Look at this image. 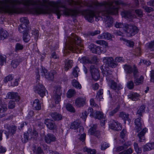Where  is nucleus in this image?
<instances>
[{
    "label": "nucleus",
    "instance_id": "obj_51",
    "mask_svg": "<svg viewBox=\"0 0 154 154\" xmlns=\"http://www.w3.org/2000/svg\"><path fill=\"white\" fill-rule=\"evenodd\" d=\"M126 42V45L130 47H133L134 45V43L133 41L130 40H126L125 39L122 38Z\"/></svg>",
    "mask_w": 154,
    "mask_h": 154
},
{
    "label": "nucleus",
    "instance_id": "obj_45",
    "mask_svg": "<svg viewBox=\"0 0 154 154\" xmlns=\"http://www.w3.org/2000/svg\"><path fill=\"white\" fill-rule=\"evenodd\" d=\"M23 48V46L19 43H17L15 46V50L16 52H17L22 50Z\"/></svg>",
    "mask_w": 154,
    "mask_h": 154
},
{
    "label": "nucleus",
    "instance_id": "obj_60",
    "mask_svg": "<svg viewBox=\"0 0 154 154\" xmlns=\"http://www.w3.org/2000/svg\"><path fill=\"white\" fill-rule=\"evenodd\" d=\"M109 147L108 143L106 142L103 143L101 146V149L102 150H104Z\"/></svg>",
    "mask_w": 154,
    "mask_h": 154
},
{
    "label": "nucleus",
    "instance_id": "obj_28",
    "mask_svg": "<svg viewBox=\"0 0 154 154\" xmlns=\"http://www.w3.org/2000/svg\"><path fill=\"white\" fill-rule=\"evenodd\" d=\"M112 37L111 35L107 32H104L100 35L98 36L99 39H106L108 40L110 39Z\"/></svg>",
    "mask_w": 154,
    "mask_h": 154
},
{
    "label": "nucleus",
    "instance_id": "obj_39",
    "mask_svg": "<svg viewBox=\"0 0 154 154\" xmlns=\"http://www.w3.org/2000/svg\"><path fill=\"white\" fill-rule=\"evenodd\" d=\"M143 77L142 75H141L139 78L136 79L134 80V82L136 85H139L143 83Z\"/></svg>",
    "mask_w": 154,
    "mask_h": 154
},
{
    "label": "nucleus",
    "instance_id": "obj_57",
    "mask_svg": "<svg viewBox=\"0 0 154 154\" xmlns=\"http://www.w3.org/2000/svg\"><path fill=\"white\" fill-rule=\"evenodd\" d=\"M79 72V69L77 66H76L74 68L72 74L75 77H77L78 76V72Z\"/></svg>",
    "mask_w": 154,
    "mask_h": 154
},
{
    "label": "nucleus",
    "instance_id": "obj_33",
    "mask_svg": "<svg viewBox=\"0 0 154 154\" xmlns=\"http://www.w3.org/2000/svg\"><path fill=\"white\" fill-rule=\"evenodd\" d=\"M23 34V39L24 42L26 43L28 42L31 38L29 34V31Z\"/></svg>",
    "mask_w": 154,
    "mask_h": 154
},
{
    "label": "nucleus",
    "instance_id": "obj_5",
    "mask_svg": "<svg viewBox=\"0 0 154 154\" xmlns=\"http://www.w3.org/2000/svg\"><path fill=\"white\" fill-rule=\"evenodd\" d=\"M115 26L117 28H122L128 36L134 35L138 32L137 27L135 26L116 22Z\"/></svg>",
    "mask_w": 154,
    "mask_h": 154
},
{
    "label": "nucleus",
    "instance_id": "obj_2",
    "mask_svg": "<svg viewBox=\"0 0 154 154\" xmlns=\"http://www.w3.org/2000/svg\"><path fill=\"white\" fill-rule=\"evenodd\" d=\"M2 0L0 1V12L10 14L18 13V11L12 3L18 5L23 4L27 6V11L31 14H38L45 13V4L48 0Z\"/></svg>",
    "mask_w": 154,
    "mask_h": 154
},
{
    "label": "nucleus",
    "instance_id": "obj_19",
    "mask_svg": "<svg viewBox=\"0 0 154 154\" xmlns=\"http://www.w3.org/2000/svg\"><path fill=\"white\" fill-rule=\"evenodd\" d=\"M17 127L16 126L12 125L8 128V133L6 131H5L4 133L5 134L6 138H8L9 134H11L12 135L15 134L16 131Z\"/></svg>",
    "mask_w": 154,
    "mask_h": 154
},
{
    "label": "nucleus",
    "instance_id": "obj_21",
    "mask_svg": "<svg viewBox=\"0 0 154 154\" xmlns=\"http://www.w3.org/2000/svg\"><path fill=\"white\" fill-rule=\"evenodd\" d=\"M108 84L110 86V88L114 90H119L121 89L120 87L118 86L117 84L113 80H111L108 82Z\"/></svg>",
    "mask_w": 154,
    "mask_h": 154
},
{
    "label": "nucleus",
    "instance_id": "obj_23",
    "mask_svg": "<svg viewBox=\"0 0 154 154\" xmlns=\"http://www.w3.org/2000/svg\"><path fill=\"white\" fill-rule=\"evenodd\" d=\"M28 131L30 139L33 138L35 139L38 136V134L35 130H32L31 129H29Z\"/></svg>",
    "mask_w": 154,
    "mask_h": 154
},
{
    "label": "nucleus",
    "instance_id": "obj_50",
    "mask_svg": "<svg viewBox=\"0 0 154 154\" xmlns=\"http://www.w3.org/2000/svg\"><path fill=\"white\" fill-rule=\"evenodd\" d=\"M145 107L144 105L141 106L137 112V113L140 116H141L143 113L145 112Z\"/></svg>",
    "mask_w": 154,
    "mask_h": 154
},
{
    "label": "nucleus",
    "instance_id": "obj_62",
    "mask_svg": "<svg viewBox=\"0 0 154 154\" xmlns=\"http://www.w3.org/2000/svg\"><path fill=\"white\" fill-rule=\"evenodd\" d=\"M15 102L11 100L8 103V108L10 109H13L15 106Z\"/></svg>",
    "mask_w": 154,
    "mask_h": 154
},
{
    "label": "nucleus",
    "instance_id": "obj_25",
    "mask_svg": "<svg viewBox=\"0 0 154 154\" xmlns=\"http://www.w3.org/2000/svg\"><path fill=\"white\" fill-rule=\"evenodd\" d=\"M50 116L55 120L59 121L63 119L62 115L57 112H51L50 113Z\"/></svg>",
    "mask_w": 154,
    "mask_h": 154
},
{
    "label": "nucleus",
    "instance_id": "obj_46",
    "mask_svg": "<svg viewBox=\"0 0 154 154\" xmlns=\"http://www.w3.org/2000/svg\"><path fill=\"white\" fill-rule=\"evenodd\" d=\"M66 107L68 111L71 112H75L74 108L70 104H67L66 106Z\"/></svg>",
    "mask_w": 154,
    "mask_h": 154
},
{
    "label": "nucleus",
    "instance_id": "obj_34",
    "mask_svg": "<svg viewBox=\"0 0 154 154\" xmlns=\"http://www.w3.org/2000/svg\"><path fill=\"white\" fill-rule=\"evenodd\" d=\"M56 72L54 71H51L50 72L47 73L45 75V78L48 80H52L54 78V75L55 74Z\"/></svg>",
    "mask_w": 154,
    "mask_h": 154
},
{
    "label": "nucleus",
    "instance_id": "obj_31",
    "mask_svg": "<svg viewBox=\"0 0 154 154\" xmlns=\"http://www.w3.org/2000/svg\"><path fill=\"white\" fill-rule=\"evenodd\" d=\"M128 96V98L132 100L136 101L138 99L139 95L137 93L133 92L130 93Z\"/></svg>",
    "mask_w": 154,
    "mask_h": 154
},
{
    "label": "nucleus",
    "instance_id": "obj_6",
    "mask_svg": "<svg viewBox=\"0 0 154 154\" xmlns=\"http://www.w3.org/2000/svg\"><path fill=\"white\" fill-rule=\"evenodd\" d=\"M124 69L126 74H131L133 72V76L135 78L138 77L137 73L138 72L135 65H134L133 67L132 68L130 65H125L124 66Z\"/></svg>",
    "mask_w": 154,
    "mask_h": 154
},
{
    "label": "nucleus",
    "instance_id": "obj_26",
    "mask_svg": "<svg viewBox=\"0 0 154 154\" xmlns=\"http://www.w3.org/2000/svg\"><path fill=\"white\" fill-rule=\"evenodd\" d=\"M32 106L33 109L36 110H39L41 109V104L38 99H35L33 102Z\"/></svg>",
    "mask_w": 154,
    "mask_h": 154
},
{
    "label": "nucleus",
    "instance_id": "obj_38",
    "mask_svg": "<svg viewBox=\"0 0 154 154\" xmlns=\"http://www.w3.org/2000/svg\"><path fill=\"white\" fill-rule=\"evenodd\" d=\"M83 150L84 152H87L88 154H95L96 153V151L95 149L88 148L87 147H84Z\"/></svg>",
    "mask_w": 154,
    "mask_h": 154
},
{
    "label": "nucleus",
    "instance_id": "obj_30",
    "mask_svg": "<svg viewBox=\"0 0 154 154\" xmlns=\"http://www.w3.org/2000/svg\"><path fill=\"white\" fill-rule=\"evenodd\" d=\"M8 33L2 28H0V40L4 39L7 38Z\"/></svg>",
    "mask_w": 154,
    "mask_h": 154
},
{
    "label": "nucleus",
    "instance_id": "obj_7",
    "mask_svg": "<svg viewBox=\"0 0 154 154\" xmlns=\"http://www.w3.org/2000/svg\"><path fill=\"white\" fill-rule=\"evenodd\" d=\"M34 89V91L42 97H43L45 95L46 89L44 85L39 82L37 83Z\"/></svg>",
    "mask_w": 154,
    "mask_h": 154
},
{
    "label": "nucleus",
    "instance_id": "obj_54",
    "mask_svg": "<svg viewBox=\"0 0 154 154\" xmlns=\"http://www.w3.org/2000/svg\"><path fill=\"white\" fill-rule=\"evenodd\" d=\"M142 8L144 9L146 12L149 13L152 12L154 11L153 9L151 7H148L146 6H143Z\"/></svg>",
    "mask_w": 154,
    "mask_h": 154
},
{
    "label": "nucleus",
    "instance_id": "obj_56",
    "mask_svg": "<svg viewBox=\"0 0 154 154\" xmlns=\"http://www.w3.org/2000/svg\"><path fill=\"white\" fill-rule=\"evenodd\" d=\"M127 131L125 129H123L121 132L120 134V136L121 137L122 139V142L125 141V140L123 138L125 137L126 135Z\"/></svg>",
    "mask_w": 154,
    "mask_h": 154
},
{
    "label": "nucleus",
    "instance_id": "obj_27",
    "mask_svg": "<svg viewBox=\"0 0 154 154\" xmlns=\"http://www.w3.org/2000/svg\"><path fill=\"white\" fill-rule=\"evenodd\" d=\"M85 100L83 98H78L75 101V104L78 107L83 106L85 104Z\"/></svg>",
    "mask_w": 154,
    "mask_h": 154
},
{
    "label": "nucleus",
    "instance_id": "obj_14",
    "mask_svg": "<svg viewBox=\"0 0 154 154\" xmlns=\"http://www.w3.org/2000/svg\"><path fill=\"white\" fill-rule=\"evenodd\" d=\"M44 123L48 128L50 130H54L56 128L57 126L55 123L51 120L46 119L45 120Z\"/></svg>",
    "mask_w": 154,
    "mask_h": 154
},
{
    "label": "nucleus",
    "instance_id": "obj_63",
    "mask_svg": "<svg viewBox=\"0 0 154 154\" xmlns=\"http://www.w3.org/2000/svg\"><path fill=\"white\" fill-rule=\"evenodd\" d=\"M150 80L151 82H154V70H152L150 73Z\"/></svg>",
    "mask_w": 154,
    "mask_h": 154
},
{
    "label": "nucleus",
    "instance_id": "obj_17",
    "mask_svg": "<svg viewBox=\"0 0 154 154\" xmlns=\"http://www.w3.org/2000/svg\"><path fill=\"white\" fill-rule=\"evenodd\" d=\"M6 97L9 99H14L18 101L20 100V97L18 94L13 92H9L7 94Z\"/></svg>",
    "mask_w": 154,
    "mask_h": 154
},
{
    "label": "nucleus",
    "instance_id": "obj_64",
    "mask_svg": "<svg viewBox=\"0 0 154 154\" xmlns=\"http://www.w3.org/2000/svg\"><path fill=\"white\" fill-rule=\"evenodd\" d=\"M123 154H131L133 152V150L131 148H129L126 150L124 151Z\"/></svg>",
    "mask_w": 154,
    "mask_h": 154
},
{
    "label": "nucleus",
    "instance_id": "obj_20",
    "mask_svg": "<svg viewBox=\"0 0 154 154\" xmlns=\"http://www.w3.org/2000/svg\"><path fill=\"white\" fill-rule=\"evenodd\" d=\"M122 16L126 19H131L136 17V16L132 14L130 11H125L121 13Z\"/></svg>",
    "mask_w": 154,
    "mask_h": 154
},
{
    "label": "nucleus",
    "instance_id": "obj_48",
    "mask_svg": "<svg viewBox=\"0 0 154 154\" xmlns=\"http://www.w3.org/2000/svg\"><path fill=\"white\" fill-rule=\"evenodd\" d=\"M135 12L137 17L141 18L143 17V13L142 10L140 9H137L135 10Z\"/></svg>",
    "mask_w": 154,
    "mask_h": 154
},
{
    "label": "nucleus",
    "instance_id": "obj_15",
    "mask_svg": "<svg viewBox=\"0 0 154 154\" xmlns=\"http://www.w3.org/2000/svg\"><path fill=\"white\" fill-rule=\"evenodd\" d=\"M22 61L21 58L19 56H17L12 60L11 65L14 68H16L18 66Z\"/></svg>",
    "mask_w": 154,
    "mask_h": 154
},
{
    "label": "nucleus",
    "instance_id": "obj_11",
    "mask_svg": "<svg viewBox=\"0 0 154 154\" xmlns=\"http://www.w3.org/2000/svg\"><path fill=\"white\" fill-rule=\"evenodd\" d=\"M109 127L110 129L116 131L120 130L122 129L121 124L117 121L114 120H110L109 124Z\"/></svg>",
    "mask_w": 154,
    "mask_h": 154
},
{
    "label": "nucleus",
    "instance_id": "obj_35",
    "mask_svg": "<svg viewBox=\"0 0 154 154\" xmlns=\"http://www.w3.org/2000/svg\"><path fill=\"white\" fill-rule=\"evenodd\" d=\"M72 62L70 60H66L65 62V65L64 68V70L67 71L69 68H71L72 66Z\"/></svg>",
    "mask_w": 154,
    "mask_h": 154
},
{
    "label": "nucleus",
    "instance_id": "obj_36",
    "mask_svg": "<svg viewBox=\"0 0 154 154\" xmlns=\"http://www.w3.org/2000/svg\"><path fill=\"white\" fill-rule=\"evenodd\" d=\"M79 61L80 63L83 64L91 63V62L89 59L88 58L85 57H82L79 59Z\"/></svg>",
    "mask_w": 154,
    "mask_h": 154
},
{
    "label": "nucleus",
    "instance_id": "obj_9",
    "mask_svg": "<svg viewBox=\"0 0 154 154\" xmlns=\"http://www.w3.org/2000/svg\"><path fill=\"white\" fill-rule=\"evenodd\" d=\"M103 63L106 65L112 68L116 67L118 64L114 61L113 59L111 57H105L103 58Z\"/></svg>",
    "mask_w": 154,
    "mask_h": 154
},
{
    "label": "nucleus",
    "instance_id": "obj_44",
    "mask_svg": "<svg viewBox=\"0 0 154 154\" xmlns=\"http://www.w3.org/2000/svg\"><path fill=\"white\" fill-rule=\"evenodd\" d=\"M97 125H93L92 127L89 129V133L91 135H93L95 134V132L97 131L96 128Z\"/></svg>",
    "mask_w": 154,
    "mask_h": 154
},
{
    "label": "nucleus",
    "instance_id": "obj_41",
    "mask_svg": "<svg viewBox=\"0 0 154 154\" xmlns=\"http://www.w3.org/2000/svg\"><path fill=\"white\" fill-rule=\"evenodd\" d=\"M6 57L5 55H0V65L2 66L4 65L5 64L6 61Z\"/></svg>",
    "mask_w": 154,
    "mask_h": 154
},
{
    "label": "nucleus",
    "instance_id": "obj_52",
    "mask_svg": "<svg viewBox=\"0 0 154 154\" xmlns=\"http://www.w3.org/2000/svg\"><path fill=\"white\" fill-rule=\"evenodd\" d=\"M14 76L12 75H9L5 78L3 81L7 83L12 80Z\"/></svg>",
    "mask_w": 154,
    "mask_h": 154
},
{
    "label": "nucleus",
    "instance_id": "obj_58",
    "mask_svg": "<svg viewBox=\"0 0 154 154\" xmlns=\"http://www.w3.org/2000/svg\"><path fill=\"white\" fill-rule=\"evenodd\" d=\"M119 107L118 106L117 107L111 111L109 112V115L110 116H113L114 114L116 113L119 110Z\"/></svg>",
    "mask_w": 154,
    "mask_h": 154
},
{
    "label": "nucleus",
    "instance_id": "obj_59",
    "mask_svg": "<svg viewBox=\"0 0 154 154\" xmlns=\"http://www.w3.org/2000/svg\"><path fill=\"white\" fill-rule=\"evenodd\" d=\"M125 148L124 145L123 146H120L114 148L113 149L114 152H119L125 149Z\"/></svg>",
    "mask_w": 154,
    "mask_h": 154
},
{
    "label": "nucleus",
    "instance_id": "obj_53",
    "mask_svg": "<svg viewBox=\"0 0 154 154\" xmlns=\"http://www.w3.org/2000/svg\"><path fill=\"white\" fill-rule=\"evenodd\" d=\"M97 46L93 44H91L89 46V48L91 51L93 53H96V49Z\"/></svg>",
    "mask_w": 154,
    "mask_h": 154
},
{
    "label": "nucleus",
    "instance_id": "obj_24",
    "mask_svg": "<svg viewBox=\"0 0 154 154\" xmlns=\"http://www.w3.org/2000/svg\"><path fill=\"white\" fill-rule=\"evenodd\" d=\"M119 116L123 120L125 123L126 121H128V122H130V120L129 119V115L128 113L124 112H120Z\"/></svg>",
    "mask_w": 154,
    "mask_h": 154
},
{
    "label": "nucleus",
    "instance_id": "obj_4",
    "mask_svg": "<svg viewBox=\"0 0 154 154\" xmlns=\"http://www.w3.org/2000/svg\"><path fill=\"white\" fill-rule=\"evenodd\" d=\"M66 43L65 48L75 52L78 51L81 52L83 50L82 45L80 37L74 34H72L71 36L66 40Z\"/></svg>",
    "mask_w": 154,
    "mask_h": 154
},
{
    "label": "nucleus",
    "instance_id": "obj_18",
    "mask_svg": "<svg viewBox=\"0 0 154 154\" xmlns=\"http://www.w3.org/2000/svg\"><path fill=\"white\" fill-rule=\"evenodd\" d=\"M141 119L140 118H138L134 120L135 128L137 132H138L142 129V125Z\"/></svg>",
    "mask_w": 154,
    "mask_h": 154
},
{
    "label": "nucleus",
    "instance_id": "obj_32",
    "mask_svg": "<svg viewBox=\"0 0 154 154\" xmlns=\"http://www.w3.org/2000/svg\"><path fill=\"white\" fill-rule=\"evenodd\" d=\"M27 26L25 25H20L18 27V30L20 33H23L29 31L27 29Z\"/></svg>",
    "mask_w": 154,
    "mask_h": 154
},
{
    "label": "nucleus",
    "instance_id": "obj_16",
    "mask_svg": "<svg viewBox=\"0 0 154 154\" xmlns=\"http://www.w3.org/2000/svg\"><path fill=\"white\" fill-rule=\"evenodd\" d=\"M102 73L103 75V76L106 77V80L108 82L112 79L113 76L112 74V72L110 70H107L106 71L102 70Z\"/></svg>",
    "mask_w": 154,
    "mask_h": 154
},
{
    "label": "nucleus",
    "instance_id": "obj_8",
    "mask_svg": "<svg viewBox=\"0 0 154 154\" xmlns=\"http://www.w3.org/2000/svg\"><path fill=\"white\" fill-rule=\"evenodd\" d=\"M61 94L60 88L59 87H55L53 91V97L56 103H58L60 101Z\"/></svg>",
    "mask_w": 154,
    "mask_h": 154
},
{
    "label": "nucleus",
    "instance_id": "obj_55",
    "mask_svg": "<svg viewBox=\"0 0 154 154\" xmlns=\"http://www.w3.org/2000/svg\"><path fill=\"white\" fill-rule=\"evenodd\" d=\"M96 42L99 45H104L105 46H107L108 45L107 43L105 41L103 40H99L96 41Z\"/></svg>",
    "mask_w": 154,
    "mask_h": 154
},
{
    "label": "nucleus",
    "instance_id": "obj_3",
    "mask_svg": "<svg viewBox=\"0 0 154 154\" xmlns=\"http://www.w3.org/2000/svg\"><path fill=\"white\" fill-rule=\"evenodd\" d=\"M121 0H113L108 2H104L102 3H97L96 5L103 6L105 10L101 13L103 15L102 18L104 19L106 25L108 27H110L112 25L113 19L109 16V14H116L118 13L119 5L124 4Z\"/></svg>",
    "mask_w": 154,
    "mask_h": 154
},
{
    "label": "nucleus",
    "instance_id": "obj_43",
    "mask_svg": "<svg viewBox=\"0 0 154 154\" xmlns=\"http://www.w3.org/2000/svg\"><path fill=\"white\" fill-rule=\"evenodd\" d=\"M75 91L73 89H70L67 93V96L68 98H70L72 97L75 94Z\"/></svg>",
    "mask_w": 154,
    "mask_h": 154
},
{
    "label": "nucleus",
    "instance_id": "obj_29",
    "mask_svg": "<svg viewBox=\"0 0 154 154\" xmlns=\"http://www.w3.org/2000/svg\"><path fill=\"white\" fill-rule=\"evenodd\" d=\"M147 129L145 128L138 134V136L139 138V141L142 142L145 140L144 134L146 132Z\"/></svg>",
    "mask_w": 154,
    "mask_h": 154
},
{
    "label": "nucleus",
    "instance_id": "obj_40",
    "mask_svg": "<svg viewBox=\"0 0 154 154\" xmlns=\"http://www.w3.org/2000/svg\"><path fill=\"white\" fill-rule=\"evenodd\" d=\"M147 48L152 51H154V40L147 44Z\"/></svg>",
    "mask_w": 154,
    "mask_h": 154
},
{
    "label": "nucleus",
    "instance_id": "obj_13",
    "mask_svg": "<svg viewBox=\"0 0 154 154\" xmlns=\"http://www.w3.org/2000/svg\"><path fill=\"white\" fill-rule=\"evenodd\" d=\"M80 122L78 120H76L72 122L70 126V128L72 129L76 130L79 128V132L81 131H83V128L80 125Z\"/></svg>",
    "mask_w": 154,
    "mask_h": 154
},
{
    "label": "nucleus",
    "instance_id": "obj_49",
    "mask_svg": "<svg viewBox=\"0 0 154 154\" xmlns=\"http://www.w3.org/2000/svg\"><path fill=\"white\" fill-rule=\"evenodd\" d=\"M126 86L129 89H132L134 88V85L132 81H130L127 82Z\"/></svg>",
    "mask_w": 154,
    "mask_h": 154
},
{
    "label": "nucleus",
    "instance_id": "obj_10",
    "mask_svg": "<svg viewBox=\"0 0 154 154\" xmlns=\"http://www.w3.org/2000/svg\"><path fill=\"white\" fill-rule=\"evenodd\" d=\"M90 71L94 80L97 81L99 79L100 74L98 70L94 66L92 65L90 66Z\"/></svg>",
    "mask_w": 154,
    "mask_h": 154
},
{
    "label": "nucleus",
    "instance_id": "obj_42",
    "mask_svg": "<svg viewBox=\"0 0 154 154\" xmlns=\"http://www.w3.org/2000/svg\"><path fill=\"white\" fill-rule=\"evenodd\" d=\"M20 22L21 23L20 25H25L26 26H27L29 23V21L27 18L26 17H22L20 19Z\"/></svg>",
    "mask_w": 154,
    "mask_h": 154
},
{
    "label": "nucleus",
    "instance_id": "obj_47",
    "mask_svg": "<svg viewBox=\"0 0 154 154\" xmlns=\"http://www.w3.org/2000/svg\"><path fill=\"white\" fill-rule=\"evenodd\" d=\"M72 84L73 86L76 88H79L81 89V86L79 83L76 80H73Z\"/></svg>",
    "mask_w": 154,
    "mask_h": 154
},
{
    "label": "nucleus",
    "instance_id": "obj_61",
    "mask_svg": "<svg viewBox=\"0 0 154 154\" xmlns=\"http://www.w3.org/2000/svg\"><path fill=\"white\" fill-rule=\"evenodd\" d=\"M23 137L24 139V140H23V138H22V140L23 142L24 141V143L26 142L28 140L30 139L29 137V135H28V131L26 133H24Z\"/></svg>",
    "mask_w": 154,
    "mask_h": 154
},
{
    "label": "nucleus",
    "instance_id": "obj_37",
    "mask_svg": "<svg viewBox=\"0 0 154 154\" xmlns=\"http://www.w3.org/2000/svg\"><path fill=\"white\" fill-rule=\"evenodd\" d=\"M104 117L103 114L102 112L97 111L95 112V114L94 116V118L98 119H101Z\"/></svg>",
    "mask_w": 154,
    "mask_h": 154
},
{
    "label": "nucleus",
    "instance_id": "obj_12",
    "mask_svg": "<svg viewBox=\"0 0 154 154\" xmlns=\"http://www.w3.org/2000/svg\"><path fill=\"white\" fill-rule=\"evenodd\" d=\"M44 140L46 143L50 144L52 142L56 141L57 138L54 135L49 133L45 136Z\"/></svg>",
    "mask_w": 154,
    "mask_h": 154
},
{
    "label": "nucleus",
    "instance_id": "obj_22",
    "mask_svg": "<svg viewBox=\"0 0 154 154\" xmlns=\"http://www.w3.org/2000/svg\"><path fill=\"white\" fill-rule=\"evenodd\" d=\"M7 110V105L0 103V118L5 116V112Z\"/></svg>",
    "mask_w": 154,
    "mask_h": 154
},
{
    "label": "nucleus",
    "instance_id": "obj_1",
    "mask_svg": "<svg viewBox=\"0 0 154 154\" xmlns=\"http://www.w3.org/2000/svg\"><path fill=\"white\" fill-rule=\"evenodd\" d=\"M68 2L69 4L73 8V9H69L65 7L64 6L62 5L60 2H50L48 3V5L50 6V9L52 12L55 14L57 16V18L60 19L61 15V10L60 8H64L63 13L65 15L68 16H76L77 14L82 13L85 16V18L88 22L92 23L94 21V17L95 18L96 21H99L101 18L100 16L103 15L101 12L105 10V8L103 6H98L96 5L97 3L98 2H95L94 3L96 6L101 7L103 9L101 10L99 13L98 15L96 14L95 12L90 10H87L81 11L80 8L85 6L89 7L88 4L86 2L82 0H76L75 1L73 0H68Z\"/></svg>",
    "mask_w": 154,
    "mask_h": 154
}]
</instances>
